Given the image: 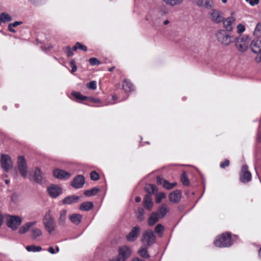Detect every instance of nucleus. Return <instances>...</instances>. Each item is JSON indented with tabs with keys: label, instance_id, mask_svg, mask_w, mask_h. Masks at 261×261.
Returning a JSON list of instances; mask_svg holds the SVG:
<instances>
[{
	"label": "nucleus",
	"instance_id": "nucleus-13",
	"mask_svg": "<svg viewBox=\"0 0 261 261\" xmlns=\"http://www.w3.org/2000/svg\"><path fill=\"white\" fill-rule=\"evenodd\" d=\"M140 231V228L138 225L133 227L129 233L126 236V240L129 242H134L138 237Z\"/></svg>",
	"mask_w": 261,
	"mask_h": 261
},
{
	"label": "nucleus",
	"instance_id": "nucleus-11",
	"mask_svg": "<svg viewBox=\"0 0 261 261\" xmlns=\"http://www.w3.org/2000/svg\"><path fill=\"white\" fill-rule=\"evenodd\" d=\"M130 253L131 250L129 247L125 246L120 247L116 261H125Z\"/></svg>",
	"mask_w": 261,
	"mask_h": 261
},
{
	"label": "nucleus",
	"instance_id": "nucleus-47",
	"mask_svg": "<svg viewBox=\"0 0 261 261\" xmlns=\"http://www.w3.org/2000/svg\"><path fill=\"white\" fill-rule=\"evenodd\" d=\"M245 30V27L242 24H239L237 26V32L238 34H241L243 33Z\"/></svg>",
	"mask_w": 261,
	"mask_h": 261
},
{
	"label": "nucleus",
	"instance_id": "nucleus-3",
	"mask_svg": "<svg viewBox=\"0 0 261 261\" xmlns=\"http://www.w3.org/2000/svg\"><path fill=\"white\" fill-rule=\"evenodd\" d=\"M250 44V39L248 36H243L237 38L235 41V46L240 52L246 51Z\"/></svg>",
	"mask_w": 261,
	"mask_h": 261
},
{
	"label": "nucleus",
	"instance_id": "nucleus-8",
	"mask_svg": "<svg viewBox=\"0 0 261 261\" xmlns=\"http://www.w3.org/2000/svg\"><path fill=\"white\" fill-rule=\"evenodd\" d=\"M2 169L5 171L10 170L13 167V163L11 158L7 154H2L0 160Z\"/></svg>",
	"mask_w": 261,
	"mask_h": 261
},
{
	"label": "nucleus",
	"instance_id": "nucleus-14",
	"mask_svg": "<svg viewBox=\"0 0 261 261\" xmlns=\"http://www.w3.org/2000/svg\"><path fill=\"white\" fill-rule=\"evenodd\" d=\"M47 192L50 196L56 198L61 194L62 189L56 185H51L48 187Z\"/></svg>",
	"mask_w": 261,
	"mask_h": 261
},
{
	"label": "nucleus",
	"instance_id": "nucleus-50",
	"mask_svg": "<svg viewBox=\"0 0 261 261\" xmlns=\"http://www.w3.org/2000/svg\"><path fill=\"white\" fill-rule=\"evenodd\" d=\"M11 20V17H0V25L2 23H5Z\"/></svg>",
	"mask_w": 261,
	"mask_h": 261
},
{
	"label": "nucleus",
	"instance_id": "nucleus-21",
	"mask_svg": "<svg viewBox=\"0 0 261 261\" xmlns=\"http://www.w3.org/2000/svg\"><path fill=\"white\" fill-rule=\"evenodd\" d=\"M143 204L144 207L149 211H151L153 206V203L152 198L150 195H146L143 200Z\"/></svg>",
	"mask_w": 261,
	"mask_h": 261
},
{
	"label": "nucleus",
	"instance_id": "nucleus-33",
	"mask_svg": "<svg viewBox=\"0 0 261 261\" xmlns=\"http://www.w3.org/2000/svg\"><path fill=\"white\" fill-rule=\"evenodd\" d=\"M99 191V189L97 188H94L91 190H86L84 192V195L88 197H90L96 195Z\"/></svg>",
	"mask_w": 261,
	"mask_h": 261
},
{
	"label": "nucleus",
	"instance_id": "nucleus-28",
	"mask_svg": "<svg viewBox=\"0 0 261 261\" xmlns=\"http://www.w3.org/2000/svg\"><path fill=\"white\" fill-rule=\"evenodd\" d=\"M122 88L126 92H131L134 89L133 84L127 80H125L124 81L122 85Z\"/></svg>",
	"mask_w": 261,
	"mask_h": 261
},
{
	"label": "nucleus",
	"instance_id": "nucleus-38",
	"mask_svg": "<svg viewBox=\"0 0 261 261\" xmlns=\"http://www.w3.org/2000/svg\"><path fill=\"white\" fill-rule=\"evenodd\" d=\"M72 95L77 99H79V100H86L87 98V97L85 96H83L82 95V94H81L79 92H73L72 93Z\"/></svg>",
	"mask_w": 261,
	"mask_h": 261
},
{
	"label": "nucleus",
	"instance_id": "nucleus-30",
	"mask_svg": "<svg viewBox=\"0 0 261 261\" xmlns=\"http://www.w3.org/2000/svg\"><path fill=\"white\" fill-rule=\"evenodd\" d=\"M93 204L92 202H85L81 204L80 209L82 211H88L92 208Z\"/></svg>",
	"mask_w": 261,
	"mask_h": 261
},
{
	"label": "nucleus",
	"instance_id": "nucleus-15",
	"mask_svg": "<svg viewBox=\"0 0 261 261\" xmlns=\"http://www.w3.org/2000/svg\"><path fill=\"white\" fill-rule=\"evenodd\" d=\"M54 176L58 179H68L71 176V174L64 170L56 169L53 171Z\"/></svg>",
	"mask_w": 261,
	"mask_h": 261
},
{
	"label": "nucleus",
	"instance_id": "nucleus-12",
	"mask_svg": "<svg viewBox=\"0 0 261 261\" xmlns=\"http://www.w3.org/2000/svg\"><path fill=\"white\" fill-rule=\"evenodd\" d=\"M252 175L248 170V166L244 165L242 167L240 180L242 182H247L251 180Z\"/></svg>",
	"mask_w": 261,
	"mask_h": 261
},
{
	"label": "nucleus",
	"instance_id": "nucleus-23",
	"mask_svg": "<svg viewBox=\"0 0 261 261\" xmlns=\"http://www.w3.org/2000/svg\"><path fill=\"white\" fill-rule=\"evenodd\" d=\"M169 211L168 206L166 204H163L161 206L159 207L158 212V215L159 217L162 218H163Z\"/></svg>",
	"mask_w": 261,
	"mask_h": 261
},
{
	"label": "nucleus",
	"instance_id": "nucleus-25",
	"mask_svg": "<svg viewBox=\"0 0 261 261\" xmlns=\"http://www.w3.org/2000/svg\"><path fill=\"white\" fill-rule=\"evenodd\" d=\"M43 179V173L37 168L34 173V180L37 183H40Z\"/></svg>",
	"mask_w": 261,
	"mask_h": 261
},
{
	"label": "nucleus",
	"instance_id": "nucleus-2",
	"mask_svg": "<svg viewBox=\"0 0 261 261\" xmlns=\"http://www.w3.org/2000/svg\"><path fill=\"white\" fill-rule=\"evenodd\" d=\"M42 222L45 229L49 234H51L57 228L56 223L51 210H48L45 213L43 218Z\"/></svg>",
	"mask_w": 261,
	"mask_h": 261
},
{
	"label": "nucleus",
	"instance_id": "nucleus-10",
	"mask_svg": "<svg viewBox=\"0 0 261 261\" xmlns=\"http://www.w3.org/2000/svg\"><path fill=\"white\" fill-rule=\"evenodd\" d=\"M17 167L21 176L25 178L27 177L28 170L26 161L22 156H20L17 160Z\"/></svg>",
	"mask_w": 261,
	"mask_h": 261
},
{
	"label": "nucleus",
	"instance_id": "nucleus-57",
	"mask_svg": "<svg viewBox=\"0 0 261 261\" xmlns=\"http://www.w3.org/2000/svg\"><path fill=\"white\" fill-rule=\"evenodd\" d=\"M0 16L3 17V16H9L7 13L3 12L0 14Z\"/></svg>",
	"mask_w": 261,
	"mask_h": 261
},
{
	"label": "nucleus",
	"instance_id": "nucleus-42",
	"mask_svg": "<svg viewBox=\"0 0 261 261\" xmlns=\"http://www.w3.org/2000/svg\"><path fill=\"white\" fill-rule=\"evenodd\" d=\"M181 180L183 185H188L189 184V180L187 177L186 176V173L185 172L182 173L181 176Z\"/></svg>",
	"mask_w": 261,
	"mask_h": 261
},
{
	"label": "nucleus",
	"instance_id": "nucleus-55",
	"mask_svg": "<svg viewBox=\"0 0 261 261\" xmlns=\"http://www.w3.org/2000/svg\"><path fill=\"white\" fill-rule=\"evenodd\" d=\"M4 221V217L2 214H0V227L2 226Z\"/></svg>",
	"mask_w": 261,
	"mask_h": 261
},
{
	"label": "nucleus",
	"instance_id": "nucleus-44",
	"mask_svg": "<svg viewBox=\"0 0 261 261\" xmlns=\"http://www.w3.org/2000/svg\"><path fill=\"white\" fill-rule=\"evenodd\" d=\"M138 212L139 213V215L138 216V218L140 220H142L143 219V215L145 214V212L143 208L139 207L138 209Z\"/></svg>",
	"mask_w": 261,
	"mask_h": 261
},
{
	"label": "nucleus",
	"instance_id": "nucleus-20",
	"mask_svg": "<svg viewBox=\"0 0 261 261\" xmlns=\"http://www.w3.org/2000/svg\"><path fill=\"white\" fill-rule=\"evenodd\" d=\"M169 197L171 202L177 203L181 199V193L178 190L175 191L170 194Z\"/></svg>",
	"mask_w": 261,
	"mask_h": 261
},
{
	"label": "nucleus",
	"instance_id": "nucleus-51",
	"mask_svg": "<svg viewBox=\"0 0 261 261\" xmlns=\"http://www.w3.org/2000/svg\"><path fill=\"white\" fill-rule=\"evenodd\" d=\"M259 0H251L248 3L251 6L257 5L259 3Z\"/></svg>",
	"mask_w": 261,
	"mask_h": 261
},
{
	"label": "nucleus",
	"instance_id": "nucleus-63",
	"mask_svg": "<svg viewBox=\"0 0 261 261\" xmlns=\"http://www.w3.org/2000/svg\"><path fill=\"white\" fill-rule=\"evenodd\" d=\"M258 256L260 258H261V248L259 249L258 251Z\"/></svg>",
	"mask_w": 261,
	"mask_h": 261
},
{
	"label": "nucleus",
	"instance_id": "nucleus-49",
	"mask_svg": "<svg viewBox=\"0 0 261 261\" xmlns=\"http://www.w3.org/2000/svg\"><path fill=\"white\" fill-rule=\"evenodd\" d=\"M65 50L67 52V55L68 57L72 56L73 55L72 51L69 46L66 47Z\"/></svg>",
	"mask_w": 261,
	"mask_h": 261
},
{
	"label": "nucleus",
	"instance_id": "nucleus-1",
	"mask_svg": "<svg viewBox=\"0 0 261 261\" xmlns=\"http://www.w3.org/2000/svg\"><path fill=\"white\" fill-rule=\"evenodd\" d=\"M37 222L36 221L28 222L22 225L18 230L20 234H24L31 231V237L33 240H36L38 238L41 237L43 234L42 231L41 229L37 227H34L36 225Z\"/></svg>",
	"mask_w": 261,
	"mask_h": 261
},
{
	"label": "nucleus",
	"instance_id": "nucleus-35",
	"mask_svg": "<svg viewBox=\"0 0 261 261\" xmlns=\"http://www.w3.org/2000/svg\"><path fill=\"white\" fill-rule=\"evenodd\" d=\"M80 49L84 51H87V48L85 45H84L80 42H76L75 45L72 48V50L75 51L76 49Z\"/></svg>",
	"mask_w": 261,
	"mask_h": 261
},
{
	"label": "nucleus",
	"instance_id": "nucleus-18",
	"mask_svg": "<svg viewBox=\"0 0 261 261\" xmlns=\"http://www.w3.org/2000/svg\"><path fill=\"white\" fill-rule=\"evenodd\" d=\"M196 4L199 7L207 9H211L214 5L213 0H197Z\"/></svg>",
	"mask_w": 261,
	"mask_h": 261
},
{
	"label": "nucleus",
	"instance_id": "nucleus-40",
	"mask_svg": "<svg viewBox=\"0 0 261 261\" xmlns=\"http://www.w3.org/2000/svg\"><path fill=\"white\" fill-rule=\"evenodd\" d=\"M87 87L89 89L95 90L97 87V83L95 81H92L89 82L87 85Z\"/></svg>",
	"mask_w": 261,
	"mask_h": 261
},
{
	"label": "nucleus",
	"instance_id": "nucleus-7",
	"mask_svg": "<svg viewBox=\"0 0 261 261\" xmlns=\"http://www.w3.org/2000/svg\"><path fill=\"white\" fill-rule=\"evenodd\" d=\"M142 242L144 245L150 246L155 242V236L150 229L146 230L142 235Z\"/></svg>",
	"mask_w": 261,
	"mask_h": 261
},
{
	"label": "nucleus",
	"instance_id": "nucleus-19",
	"mask_svg": "<svg viewBox=\"0 0 261 261\" xmlns=\"http://www.w3.org/2000/svg\"><path fill=\"white\" fill-rule=\"evenodd\" d=\"M157 181L158 184L162 185L164 188L167 190H170L176 185V183L175 182L170 184L166 180H164L160 177H158Z\"/></svg>",
	"mask_w": 261,
	"mask_h": 261
},
{
	"label": "nucleus",
	"instance_id": "nucleus-16",
	"mask_svg": "<svg viewBox=\"0 0 261 261\" xmlns=\"http://www.w3.org/2000/svg\"><path fill=\"white\" fill-rule=\"evenodd\" d=\"M85 184V178L83 176L79 175L76 176L71 183V185L76 189L81 188Z\"/></svg>",
	"mask_w": 261,
	"mask_h": 261
},
{
	"label": "nucleus",
	"instance_id": "nucleus-37",
	"mask_svg": "<svg viewBox=\"0 0 261 261\" xmlns=\"http://www.w3.org/2000/svg\"><path fill=\"white\" fill-rule=\"evenodd\" d=\"M168 5L174 6L180 4L183 0H164Z\"/></svg>",
	"mask_w": 261,
	"mask_h": 261
},
{
	"label": "nucleus",
	"instance_id": "nucleus-36",
	"mask_svg": "<svg viewBox=\"0 0 261 261\" xmlns=\"http://www.w3.org/2000/svg\"><path fill=\"white\" fill-rule=\"evenodd\" d=\"M22 21H15L13 23H10L8 26L9 30L12 33H15V30L14 29V28L16 27L17 26L22 24Z\"/></svg>",
	"mask_w": 261,
	"mask_h": 261
},
{
	"label": "nucleus",
	"instance_id": "nucleus-22",
	"mask_svg": "<svg viewBox=\"0 0 261 261\" xmlns=\"http://www.w3.org/2000/svg\"><path fill=\"white\" fill-rule=\"evenodd\" d=\"M82 218V215L77 214H73L69 216L70 221L75 225H78L81 223Z\"/></svg>",
	"mask_w": 261,
	"mask_h": 261
},
{
	"label": "nucleus",
	"instance_id": "nucleus-9",
	"mask_svg": "<svg viewBox=\"0 0 261 261\" xmlns=\"http://www.w3.org/2000/svg\"><path fill=\"white\" fill-rule=\"evenodd\" d=\"M222 17H213V20L219 23L221 21H223V27L227 31H231L233 29V23L234 21L233 17H227L225 19L222 20Z\"/></svg>",
	"mask_w": 261,
	"mask_h": 261
},
{
	"label": "nucleus",
	"instance_id": "nucleus-45",
	"mask_svg": "<svg viewBox=\"0 0 261 261\" xmlns=\"http://www.w3.org/2000/svg\"><path fill=\"white\" fill-rule=\"evenodd\" d=\"M210 14L211 16H220V12L219 10L212 9V8Z\"/></svg>",
	"mask_w": 261,
	"mask_h": 261
},
{
	"label": "nucleus",
	"instance_id": "nucleus-5",
	"mask_svg": "<svg viewBox=\"0 0 261 261\" xmlns=\"http://www.w3.org/2000/svg\"><path fill=\"white\" fill-rule=\"evenodd\" d=\"M231 244L230 234L228 233L222 234L214 241L215 245L218 247H229Z\"/></svg>",
	"mask_w": 261,
	"mask_h": 261
},
{
	"label": "nucleus",
	"instance_id": "nucleus-27",
	"mask_svg": "<svg viewBox=\"0 0 261 261\" xmlns=\"http://www.w3.org/2000/svg\"><path fill=\"white\" fill-rule=\"evenodd\" d=\"M161 218L156 212L152 213L148 219V224L150 226L153 225Z\"/></svg>",
	"mask_w": 261,
	"mask_h": 261
},
{
	"label": "nucleus",
	"instance_id": "nucleus-24",
	"mask_svg": "<svg viewBox=\"0 0 261 261\" xmlns=\"http://www.w3.org/2000/svg\"><path fill=\"white\" fill-rule=\"evenodd\" d=\"M80 197L77 196H71L66 197L63 200L64 204H71L74 203H76L80 199Z\"/></svg>",
	"mask_w": 261,
	"mask_h": 261
},
{
	"label": "nucleus",
	"instance_id": "nucleus-61",
	"mask_svg": "<svg viewBox=\"0 0 261 261\" xmlns=\"http://www.w3.org/2000/svg\"><path fill=\"white\" fill-rule=\"evenodd\" d=\"M255 61H256L257 62H259L260 61H261V56H260L259 58L256 57V58H255Z\"/></svg>",
	"mask_w": 261,
	"mask_h": 261
},
{
	"label": "nucleus",
	"instance_id": "nucleus-62",
	"mask_svg": "<svg viewBox=\"0 0 261 261\" xmlns=\"http://www.w3.org/2000/svg\"><path fill=\"white\" fill-rule=\"evenodd\" d=\"M257 138L259 141L261 142V133L258 134Z\"/></svg>",
	"mask_w": 261,
	"mask_h": 261
},
{
	"label": "nucleus",
	"instance_id": "nucleus-39",
	"mask_svg": "<svg viewBox=\"0 0 261 261\" xmlns=\"http://www.w3.org/2000/svg\"><path fill=\"white\" fill-rule=\"evenodd\" d=\"M165 197H166V195H165V193H164L163 192H161L159 194H156V199H155L156 203H160L161 201H162V200L163 199L165 198Z\"/></svg>",
	"mask_w": 261,
	"mask_h": 261
},
{
	"label": "nucleus",
	"instance_id": "nucleus-60",
	"mask_svg": "<svg viewBox=\"0 0 261 261\" xmlns=\"http://www.w3.org/2000/svg\"><path fill=\"white\" fill-rule=\"evenodd\" d=\"M133 261H144V260H143L141 259H139V258L136 257L133 259Z\"/></svg>",
	"mask_w": 261,
	"mask_h": 261
},
{
	"label": "nucleus",
	"instance_id": "nucleus-52",
	"mask_svg": "<svg viewBox=\"0 0 261 261\" xmlns=\"http://www.w3.org/2000/svg\"><path fill=\"white\" fill-rule=\"evenodd\" d=\"M89 99L91 102H93L96 103H99L100 102V100L99 99L95 98H93V97H89Z\"/></svg>",
	"mask_w": 261,
	"mask_h": 261
},
{
	"label": "nucleus",
	"instance_id": "nucleus-54",
	"mask_svg": "<svg viewBox=\"0 0 261 261\" xmlns=\"http://www.w3.org/2000/svg\"><path fill=\"white\" fill-rule=\"evenodd\" d=\"M48 251L51 254H55L56 253L55 251V250H54V248L53 247H50L48 248Z\"/></svg>",
	"mask_w": 261,
	"mask_h": 261
},
{
	"label": "nucleus",
	"instance_id": "nucleus-29",
	"mask_svg": "<svg viewBox=\"0 0 261 261\" xmlns=\"http://www.w3.org/2000/svg\"><path fill=\"white\" fill-rule=\"evenodd\" d=\"M145 190L148 193V195H150L151 194H156L158 191V189L156 187L152 184H147L145 187Z\"/></svg>",
	"mask_w": 261,
	"mask_h": 261
},
{
	"label": "nucleus",
	"instance_id": "nucleus-4",
	"mask_svg": "<svg viewBox=\"0 0 261 261\" xmlns=\"http://www.w3.org/2000/svg\"><path fill=\"white\" fill-rule=\"evenodd\" d=\"M216 37L218 41L224 46H228L232 42V36L223 30L218 31Z\"/></svg>",
	"mask_w": 261,
	"mask_h": 261
},
{
	"label": "nucleus",
	"instance_id": "nucleus-43",
	"mask_svg": "<svg viewBox=\"0 0 261 261\" xmlns=\"http://www.w3.org/2000/svg\"><path fill=\"white\" fill-rule=\"evenodd\" d=\"M90 178L92 180H97L99 178V176L96 172L93 171L90 173Z\"/></svg>",
	"mask_w": 261,
	"mask_h": 261
},
{
	"label": "nucleus",
	"instance_id": "nucleus-58",
	"mask_svg": "<svg viewBox=\"0 0 261 261\" xmlns=\"http://www.w3.org/2000/svg\"><path fill=\"white\" fill-rule=\"evenodd\" d=\"M141 200V198L140 197H137L135 199V201L136 202H139Z\"/></svg>",
	"mask_w": 261,
	"mask_h": 261
},
{
	"label": "nucleus",
	"instance_id": "nucleus-17",
	"mask_svg": "<svg viewBox=\"0 0 261 261\" xmlns=\"http://www.w3.org/2000/svg\"><path fill=\"white\" fill-rule=\"evenodd\" d=\"M250 49L256 54L261 52V39L253 40L250 43Z\"/></svg>",
	"mask_w": 261,
	"mask_h": 261
},
{
	"label": "nucleus",
	"instance_id": "nucleus-46",
	"mask_svg": "<svg viewBox=\"0 0 261 261\" xmlns=\"http://www.w3.org/2000/svg\"><path fill=\"white\" fill-rule=\"evenodd\" d=\"M29 2L34 6H39L42 4L44 0H29Z\"/></svg>",
	"mask_w": 261,
	"mask_h": 261
},
{
	"label": "nucleus",
	"instance_id": "nucleus-48",
	"mask_svg": "<svg viewBox=\"0 0 261 261\" xmlns=\"http://www.w3.org/2000/svg\"><path fill=\"white\" fill-rule=\"evenodd\" d=\"M229 165V161L228 160H225L224 162H221L220 163V167L222 168H224L228 166Z\"/></svg>",
	"mask_w": 261,
	"mask_h": 261
},
{
	"label": "nucleus",
	"instance_id": "nucleus-31",
	"mask_svg": "<svg viewBox=\"0 0 261 261\" xmlns=\"http://www.w3.org/2000/svg\"><path fill=\"white\" fill-rule=\"evenodd\" d=\"M26 250L29 252H39L42 250V248L39 246L29 245L25 247Z\"/></svg>",
	"mask_w": 261,
	"mask_h": 261
},
{
	"label": "nucleus",
	"instance_id": "nucleus-64",
	"mask_svg": "<svg viewBox=\"0 0 261 261\" xmlns=\"http://www.w3.org/2000/svg\"><path fill=\"white\" fill-rule=\"evenodd\" d=\"M169 20H165V21H164V24L165 25H167V24H169Z\"/></svg>",
	"mask_w": 261,
	"mask_h": 261
},
{
	"label": "nucleus",
	"instance_id": "nucleus-6",
	"mask_svg": "<svg viewBox=\"0 0 261 261\" xmlns=\"http://www.w3.org/2000/svg\"><path fill=\"white\" fill-rule=\"evenodd\" d=\"M7 226L12 230L16 229L22 223V220L19 216L7 215L6 218Z\"/></svg>",
	"mask_w": 261,
	"mask_h": 261
},
{
	"label": "nucleus",
	"instance_id": "nucleus-32",
	"mask_svg": "<svg viewBox=\"0 0 261 261\" xmlns=\"http://www.w3.org/2000/svg\"><path fill=\"white\" fill-rule=\"evenodd\" d=\"M165 230L164 227L161 224H158L155 227L154 231L160 237H162Z\"/></svg>",
	"mask_w": 261,
	"mask_h": 261
},
{
	"label": "nucleus",
	"instance_id": "nucleus-26",
	"mask_svg": "<svg viewBox=\"0 0 261 261\" xmlns=\"http://www.w3.org/2000/svg\"><path fill=\"white\" fill-rule=\"evenodd\" d=\"M67 211L62 210L60 213L58 218V224L59 225H64L66 220Z\"/></svg>",
	"mask_w": 261,
	"mask_h": 261
},
{
	"label": "nucleus",
	"instance_id": "nucleus-41",
	"mask_svg": "<svg viewBox=\"0 0 261 261\" xmlns=\"http://www.w3.org/2000/svg\"><path fill=\"white\" fill-rule=\"evenodd\" d=\"M89 62L91 65H99L100 64V62L96 58H90Z\"/></svg>",
	"mask_w": 261,
	"mask_h": 261
},
{
	"label": "nucleus",
	"instance_id": "nucleus-56",
	"mask_svg": "<svg viewBox=\"0 0 261 261\" xmlns=\"http://www.w3.org/2000/svg\"><path fill=\"white\" fill-rule=\"evenodd\" d=\"M76 69H77L76 66V65H73L71 67V72L72 73L74 72L75 71H76Z\"/></svg>",
	"mask_w": 261,
	"mask_h": 261
},
{
	"label": "nucleus",
	"instance_id": "nucleus-53",
	"mask_svg": "<svg viewBox=\"0 0 261 261\" xmlns=\"http://www.w3.org/2000/svg\"><path fill=\"white\" fill-rule=\"evenodd\" d=\"M255 31L261 32V23H258L255 28Z\"/></svg>",
	"mask_w": 261,
	"mask_h": 261
},
{
	"label": "nucleus",
	"instance_id": "nucleus-59",
	"mask_svg": "<svg viewBox=\"0 0 261 261\" xmlns=\"http://www.w3.org/2000/svg\"><path fill=\"white\" fill-rule=\"evenodd\" d=\"M70 66L72 67L73 65H75L74 61L73 60H71L70 61Z\"/></svg>",
	"mask_w": 261,
	"mask_h": 261
},
{
	"label": "nucleus",
	"instance_id": "nucleus-34",
	"mask_svg": "<svg viewBox=\"0 0 261 261\" xmlns=\"http://www.w3.org/2000/svg\"><path fill=\"white\" fill-rule=\"evenodd\" d=\"M138 252L140 255L144 258H147L149 257V254L147 252L146 247H142L139 249Z\"/></svg>",
	"mask_w": 261,
	"mask_h": 261
}]
</instances>
